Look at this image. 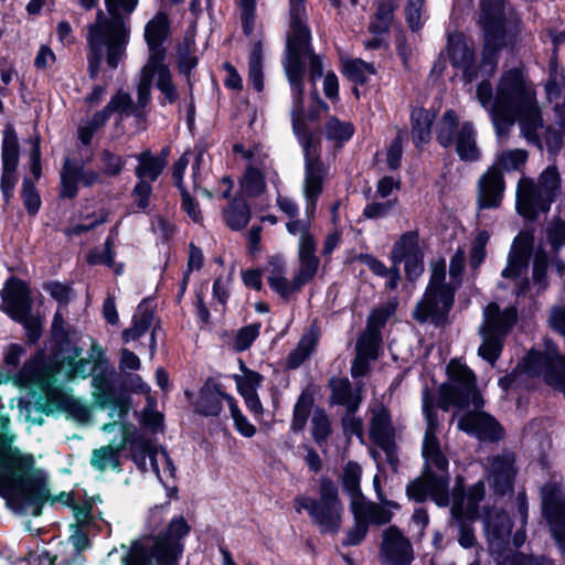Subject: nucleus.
I'll list each match as a JSON object with an SVG mask.
<instances>
[{
    "mask_svg": "<svg viewBox=\"0 0 565 565\" xmlns=\"http://www.w3.org/2000/svg\"><path fill=\"white\" fill-rule=\"evenodd\" d=\"M434 119L435 115L430 110L416 108L412 111V137L416 147L426 145L430 140Z\"/></svg>",
    "mask_w": 565,
    "mask_h": 565,
    "instance_id": "nucleus-34",
    "label": "nucleus"
},
{
    "mask_svg": "<svg viewBox=\"0 0 565 565\" xmlns=\"http://www.w3.org/2000/svg\"><path fill=\"white\" fill-rule=\"evenodd\" d=\"M449 56L455 66H466L471 60V53L467 45L460 41L451 40L449 43Z\"/></svg>",
    "mask_w": 565,
    "mask_h": 565,
    "instance_id": "nucleus-55",
    "label": "nucleus"
},
{
    "mask_svg": "<svg viewBox=\"0 0 565 565\" xmlns=\"http://www.w3.org/2000/svg\"><path fill=\"white\" fill-rule=\"evenodd\" d=\"M4 311L15 321L25 318L30 312V299L22 284H13L3 292Z\"/></svg>",
    "mask_w": 565,
    "mask_h": 565,
    "instance_id": "nucleus-28",
    "label": "nucleus"
},
{
    "mask_svg": "<svg viewBox=\"0 0 565 565\" xmlns=\"http://www.w3.org/2000/svg\"><path fill=\"white\" fill-rule=\"evenodd\" d=\"M511 521L503 511L493 510L486 519V529L491 548L500 550L508 543L511 534Z\"/></svg>",
    "mask_w": 565,
    "mask_h": 565,
    "instance_id": "nucleus-27",
    "label": "nucleus"
},
{
    "mask_svg": "<svg viewBox=\"0 0 565 565\" xmlns=\"http://www.w3.org/2000/svg\"><path fill=\"white\" fill-rule=\"evenodd\" d=\"M450 382L439 390V406L447 411L450 406L472 407L473 413L462 415L458 427L476 434L481 439L498 440L503 436L500 424L490 415L477 412L483 406V399L476 387L473 373L463 364L451 361L447 366Z\"/></svg>",
    "mask_w": 565,
    "mask_h": 565,
    "instance_id": "nucleus-2",
    "label": "nucleus"
},
{
    "mask_svg": "<svg viewBox=\"0 0 565 565\" xmlns=\"http://www.w3.org/2000/svg\"><path fill=\"white\" fill-rule=\"evenodd\" d=\"M331 402L343 405L348 411H356L361 403V390L353 392L348 379L335 377L330 381Z\"/></svg>",
    "mask_w": 565,
    "mask_h": 565,
    "instance_id": "nucleus-30",
    "label": "nucleus"
},
{
    "mask_svg": "<svg viewBox=\"0 0 565 565\" xmlns=\"http://www.w3.org/2000/svg\"><path fill=\"white\" fill-rule=\"evenodd\" d=\"M502 191V173L498 166H493L479 181V206L481 209L497 207L500 203Z\"/></svg>",
    "mask_w": 565,
    "mask_h": 565,
    "instance_id": "nucleus-25",
    "label": "nucleus"
},
{
    "mask_svg": "<svg viewBox=\"0 0 565 565\" xmlns=\"http://www.w3.org/2000/svg\"><path fill=\"white\" fill-rule=\"evenodd\" d=\"M374 487L380 502L375 503L366 501L364 498H355L351 501V511L354 519H364L367 524L384 525L392 521L394 512L399 510L401 505L383 495L377 477L374 478Z\"/></svg>",
    "mask_w": 565,
    "mask_h": 565,
    "instance_id": "nucleus-16",
    "label": "nucleus"
},
{
    "mask_svg": "<svg viewBox=\"0 0 565 565\" xmlns=\"http://www.w3.org/2000/svg\"><path fill=\"white\" fill-rule=\"evenodd\" d=\"M429 497L438 505H447L449 502L448 497V477L427 475Z\"/></svg>",
    "mask_w": 565,
    "mask_h": 565,
    "instance_id": "nucleus-47",
    "label": "nucleus"
},
{
    "mask_svg": "<svg viewBox=\"0 0 565 565\" xmlns=\"http://www.w3.org/2000/svg\"><path fill=\"white\" fill-rule=\"evenodd\" d=\"M20 146L17 132L12 125H7L2 140V164L18 166Z\"/></svg>",
    "mask_w": 565,
    "mask_h": 565,
    "instance_id": "nucleus-39",
    "label": "nucleus"
},
{
    "mask_svg": "<svg viewBox=\"0 0 565 565\" xmlns=\"http://www.w3.org/2000/svg\"><path fill=\"white\" fill-rule=\"evenodd\" d=\"M445 278L446 264L441 260L433 267V274L427 291L415 311L417 320L425 321L429 318L439 320L450 309L454 300V292L449 286L444 284Z\"/></svg>",
    "mask_w": 565,
    "mask_h": 565,
    "instance_id": "nucleus-13",
    "label": "nucleus"
},
{
    "mask_svg": "<svg viewBox=\"0 0 565 565\" xmlns=\"http://www.w3.org/2000/svg\"><path fill=\"white\" fill-rule=\"evenodd\" d=\"M226 401L228 403L231 414L237 429L242 433V435L246 437H252L256 431L255 427L252 424H249L247 419L241 414L238 407L234 403L233 397L227 396Z\"/></svg>",
    "mask_w": 565,
    "mask_h": 565,
    "instance_id": "nucleus-56",
    "label": "nucleus"
},
{
    "mask_svg": "<svg viewBox=\"0 0 565 565\" xmlns=\"http://www.w3.org/2000/svg\"><path fill=\"white\" fill-rule=\"evenodd\" d=\"M422 253L418 246V237L415 233H406L395 243L392 250L394 264L402 263L404 259Z\"/></svg>",
    "mask_w": 565,
    "mask_h": 565,
    "instance_id": "nucleus-40",
    "label": "nucleus"
},
{
    "mask_svg": "<svg viewBox=\"0 0 565 565\" xmlns=\"http://www.w3.org/2000/svg\"><path fill=\"white\" fill-rule=\"evenodd\" d=\"M100 181V175L94 170H85L83 162L65 159L61 170V196L73 199L77 195L78 183L92 186Z\"/></svg>",
    "mask_w": 565,
    "mask_h": 565,
    "instance_id": "nucleus-17",
    "label": "nucleus"
},
{
    "mask_svg": "<svg viewBox=\"0 0 565 565\" xmlns=\"http://www.w3.org/2000/svg\"><path fill=\"white\" fill-rule=\"evenodd\" d=\"M6 460L10 476L0 477L1 491L17 511L40 515L42 504L50 494L43 480L31 473L33 457L14 449L9 452Z\"/></svg>",
    "mask_w": 565,
    "mask_h": 565,
    "instance_id": "nucleus-4",
    "label": "nucleus"
},
{
    "mask_svg": "<svg viewBox=\"0 0 565 565\" xmlns=\"http://www.w3.org/2000/svg\"><path fill=\"white\" fill-rule=\"evenodd\" d=\"M256 0H239L241 18L244 33L249 35L254 28V10Z\"/></svg>",
    "mask_w": 565,
    "mask_h": 565,
    "instance_id": "nucleus-59",
    "label": "nucleus"
},
{
    "mask_svg": "<svg viewBox=\"0 0 565 565\" xmlns=\"http://www.w3.org/2000/svg\"><path fill=\"white\" fill-rule=\"evenodd\" d=\"M316 250L317 248L298 250L299 267L295 274L297 285H306L318 273L320 260Z\"/></svg>",
    "mask_w": 565,
    "mask_h": 565,
    "instance_id": "nucleus-35",
    "label": "nucleus"
},
{
    "mask_svg": "<svg viewBox=\"0 0 565 565\" xmlns=\"http://www.w3.org/2000/svg\"><path fill=\"white\" fill-rule=\"evenodd\" d=\"M119 450L120 447H114L111 445L95 450L92 458L93 466L100 470L108 467H117Z\"/></svg>",
    "mask_w": 565,
    "mask_h": 565,
    "instance_id": "nucleus-49",
    "label": "nucleus"
},
{
    "mask_svg": "<svg viewBox=\"0 0 565 565\" xmlns=\"http://www.w3.org/2000/svg\"><path fill=\"white\" fill-rule=\"evenodd\" d=\"M100 161L103 173L109 177L118 175L125 166V160L121 157L107 150L102 153Z\"/></svg>",
    "mask_w": 565,
    "mask_h": 565,
    "instance_id": "nucleus-54",
    "label": "nucleus"
},
{
    "mask_svg": "<svg viewBox=\"0 0 565 565\" xmlns=\"http://www.w3.org/2000/svg\"><path fill=\"white\" fill-rule=\"evenodd\" d=\"M561 175L556 168H546L535 183L533 179L522 178L518 184L516 207L529 220L539 213H546L552 202L561 193Z\"/></svg>",
    "mask_w": 565,
    "mask_h": 565,
    "instance_id": "nucleus-7",
    "label": "nucleus"
},
{
    "mask_svg": "<svg viewBox=\"0 0 565 565\" xmlns=\"http://www.w3.org/2000/svg\"><path fill=\"white\" fill-rule=\"evenodd\" d=\"M548 324L554 331L565 335V305L554 306L551 309Z\"/></svg>",
    "mask_w": 565,
    "mask_h": 565,
    "instance_id": "nucleus-64",
    "label": "nucleus"
},
{
    "mask_svg": "<svg viewBox=\"0 0 565 565\" xmlns=\"http://www.w3.org/2000/svg\"><path fill=\"white\" fill-rule=\"evenodd\" d=\"M153 79H156L158 89L169 103H174L178 99L179 94L164 61L148 60L141 68L137 87L139 107H145L148 104Z\"/></svg>",
    "mask_w": 565,
    "mask_h": 565,
    "instance_id": "nucleus-14",
    "label": "nucleus"
},
{
    "mask_svg": "<svg viewBox=\"0 0 565 565\" xmlns=\"http://www.w3.org/2000/svg\"><path fill=\"white\" fill-rule=\"evenodd\" d=\"M170 34V20L166 12L159 11L146 25L145 39L149 49V58L164 61L163 42Z\"/></svg>",
    "mask_w": 565,
    "mask_h": 565,
    "instance_id": "nucleus-20",
    "label": "nucleus"
},
{
    "mask_svg": "<svg viewBox=\"0 0 565 565\" xmlns=\"http://www.w3.org/2000/svg\"><path fill=\"white\" fill-rule=\"evenodd\" d=\"M109 17L102 10L96 21L88 26L89 72L95 77L102 60L110 68H116L126 55L129 41V26L125 20L137 7L138 0H105Z\"/></svg>",
    "mask_w": 565,
    "mask_h": 565,
    "instance_id": "nucleus-3",
    "label": "nucleus"
},
{
    "mask_svg": "<svg viewBox=\"0 0 565 565\" xmlns=\"http://www.w3.org/2000/svg\"><path fill=\"white\" fill-rule=\"evenodd\" d=\"M44 289L61 305L65 306L71 298V288L57 281L47 282Z\"/></svg>",
    "mask_w": 565,
    "mask_h": 565,
    "instance_id": "nucleus-62",
    "label": "nucleus"
},
{
    "mask_svg": "<svg viewBox=\"0 0 565 565\" xmlns=\"http://www.w3.org/2000/svg\"><path fill=\"white\" fill-rule=\"evenodd\" d=\"M477 98L490 113L499 135L508 132L516 120L524 137L537 139L543 119L533 83L521 68L514 67L502 73L493 95L492 85L483 79L477 87Z\"/></svg>",
    "mask_w": 565,
    "mask_h": 565,
    "instance_id": "nucleus-1",
    "label": "nucleus"
},
{
    "mask_svg": "<svg viewBox=\"0 0 565 565\" xmlns=\"http://www.w3.org/2000/svg\"><path fill=\"white\" fill-rule=\"evenodd\" d=\"M135 111V106L130 95L118 90L106 105V107L96 113L97 124H105L111 114H118L120 118L128 117Z\"/></svg>",
    "mask_w": 565,
    "mask_h": 565,
    "instance_id": "nucleus-33",
    "label": "nucleus"
},
{
    "mask_svg": "<svg viewBox=\"0 0 565 565\" xmlns=\"http://www.w3.org/2000/svg\"><path fill=\"white\" fill-rule=\"evenodd\" d=\"M514 456L504 452L492 458L490 462V479L497 492L503 494L511 489L514 478Z\"/></svg>",
    "mask_w": 565,
    "mask_h": 565,
    "instance_id": "nucleus-26",
    "label": "nucleus"
},
{
    "mask_svg": "<svg viewBox=\"0 0 565 565\" xmlns=\"http://www.w3.org/2000/svg\"><path fill=\"white\" fill-rule=\"evenodd\" d=\"M244 158L248 160V166L241 179V189L247 195L256 196L266 189L265 171L267 169V156L259 148L245 151Z\"/></svg>",
    "mask_w": 565,
    "mask_h": 565,
    "instance_id": "nucleus-19",
    "label": "nucleus"
},
{
    "mask_svg": "<svg viewBox=\"0 0 565 565\" xmlns=\"http://www.w3.org/2000/svg\"><path fill=\"white\" fill-rule=\"evenodd\" d=\"M290 2V12H291V28H292V38H290V47L295 51L298 46V33L300 36V42L303 43L308 39V33L305 26L302 25V17H303V3L305 0H289Z\"/></svg>",
    "mask_w": 565,
    "mask_h": 565,
    "instance_id": "nucleus-41",
    "label": "nucleus"
},
{
    "mask_svg": "<svg viewBox=\"0 0 565 565\" xmlns=\"http://www.w3.org/2000/svg\"><path fill=\"white\" fill-rule=\"evenodd\" d=\"M134 459L143 471L148 470V459L152 471L162 482L174 477L175 469L168 454L164 450L156 449L148 441L141 443L136 447Z\"/></svg>",
    "mask_w": 565,
    "mask_h": 565,
    "instance_id": "nucleus-18",
    "label": "nucleus"
},
{
    "mask_svg": "<svg viewBox=\"0 0 565 565\" xmlns=\"http://www.w3.org/2000/svg\"><path fill=\"white\" fill-rule=\"evenodd\" d=\"M343 73L356 84H364L370 76L375 74V68L362 60H347L343 62Z\"/></svg>",
    "mask_w": 565,
    "mask_h": 565,
    "instance_id": "nucleus-42",
    "label": "nucleus"
},
{
    "mask_svg": "<svg viewBox=\"0 0 565 565\" xmlns=\"http://www.w3.org/2000/svg\"><path fill=\"white\" fill-rule=\"evenodd\" d=\"M226 397L214 382L206 381L200 391L196 411L205 416H216L222 409V399Z\"/></svg>",
    "mask_w": 565,
    "mask_h": 565,
    "instance_id": "nucleus-31",
    "label": "nucleus"
},
{
    "mask_svg": "<svg viewBox=\"0 0 565 565\" xmlns=\"http://www.w3.org/2000/svg\"><path fill=\"white\" fill-rule=\"evenodd\" d=\"M296 504L298 512L301 509L308 511L322 532L334 533L340 529L342 505L338 498V489L332 481L328 479L320 481L319 500L299 498Z\"/></svg>",
    "mask_w": 565,
    "mask_h": 565,
    "instance_id": "nucleus-10",
    "label": "nucleus"
},
{
    "mask_svg": "<svg viewBox=\"0 0 565 565\" xmlns=\"http://www.w3.org/2000/svg\"><path fill=\"white\" fill-rule=\"evenodd\" d=\"M151 185L146 180H140L134 189L132 196L139 209L145 210L150 202Z\"/></svg>",
    "mask_w": 565,
    "mask_h": 565,
    "instance_id": "nucleus-63",
    "label": "nucleus"
},
{
    "mask_svg": "<svg viewBox=\"0 0 565 565\" xmlns=\"http://www.w3.org/2000/svg\"><path fill=\"white\" fill-rule=\"evenodd\" d=\"M297 136L305 151L303 193L307 201V214L311 216L316 211L318 198L323 191V182L328 170L319 159V141L311 134L307 132L305 126H300V135Z\"/></svg>",
    "mask_w": 565,
    "mask_h": 565,
    "instance_id": "nucleus-12",
    "label": "nucleus"
},
{
    "mask_svg": "<svg viewBox=\"0 0 565 565\" xmlns=\"http://www.w3.org/2000/svg\"><path fill=\"white\" fill-rule=\"evenodd\" d=\"M263 56H262V46L260 43H256L250 56H249V72L248 77L249 81L253 83L254 87L260 92L264 88V82H263Z\"/></svg>",
    "mask_w": 565,
    "mask_h": 565,
    "instance_id": "nucleus-48",
    "label": "nucleus"
},
{
    "mask_svg": "<svg viewBox=\"0 0 565 565\" xmlns=\"http://www.w3.org/2000/svg\"><path fill=\"white\" fill-rule=\"evenodd\" d=\"M355 411H348L342 418V428L344 434L356 435L362 437L363 433V420L354 415Z\"/></svg>",
    "mask_w": 565,
    "mask_h": 565,
    "instance_id": "nucleus-60",
    "label": "nucleus"
},
{
    "mask_svg": "<svg viewBox=\"0 0 565 565\" xmlns=\"http://www.w3.org/2000/svg\"><path fill=\"white\" fill-rule=\"evenodd\" d=\"M188 164V153H183L173 167V179L177 186L180 189L183 211L189 215V217H191L193 222L200 223L202 221V212L195 198L193 196V192H195L198 188L195 177L192 178L190 183H184L182 180V173L184 172Z\"/></svg>",
    "mask_w": 565,
    "mask_h": 565,
    "instance_id": "nucleus-22",
    "label": "nucleus"
},
{
    "mask_svg": "<svg viewBox=\"0 0 565 565\" xmlns=\"http://www.w3.org/2000/svg\"><path fill=\"white\" fill-rule=\"evenodd\" d=\"M189 531L184 519L172 520L166 534L145 536L134 542L124 565H177L182 553L180 541Z\"/></svg>",
    "mask_w": 565,
    "mask_h": 565,
    "instance_id": "nucleus-5",
    "label": "nucleus"
},
{
    "mask_svg": "<svg viewBox=\"0 0 565 565\" xmlns=\"http://www.w3.org/2000/svg\"><path fill=\"white\" fill-rule=\"evenodd\" d=\"M370 414V438L382 449H390L395 438V429L388 411L383 405L376 404L371 407Z\"/></svg>",
    "mask_w": 565,
    "mask_h": 565,
    "instance_id": "nucleus-23",
    "label": "nucleus"
},
{
    "mask_svg": "<svg viewBox=\"0 0 565 565\" xmlns=\"http://www.w3.org/2000/svg\"><path fill=\"white\" fill-rule=\"evenodd\" d=\"M503 0H481L480 23L484 31V57L481 72L491 75L497 67L495 50L503 43L507 30Z\"/></svg>",
    "mask_w": 565,
    "mask_h": 565,
    "instance_id": "nucleus-11",
    "label": "nucleus"
},
{
    "mask_svg": "<svg viewBox=\"0 0 565 565\" xmlns=\"http://www.w3.org/2000/svg\"><path fill=\"white\" fill-rule=\"evenodd\" d=\"M311 431L315 441L322 446L327 444L332 433L331 423L328 415L322 409H317L311 418Z\"/></svg>",
    "mask_w": 565,
    "mask_h": 565,
    "instance_id": "nucleus-43",
    "label": "nucleus"
},
{
    "mask_svg": "<svg viewBox=\"0 0 565 565\" xmlns=\"http://www.w3.org/2000/svg\"><path fill=\"white\" fill-rule=\"evenodd\" d=\"M547 239L552 247L557 250L565 245V221L556 220L546 230Z\"/></svg>",
    "mask_w": 565,
    "mask_h": 565,
    "instance_id": "nucleus-57",
    "label": "nucleus"
},
{
    "mask_svg": "<svg viewBox=\"0 0 565 565\" xmlns=\"http://www.w3.org/2000/svg\"><path fill=\"white\" fill-rule=\"evenodd\" d=\"M302 25L307 30L308 39L306 42H300V36L298 35V47L291 50L290 47V38H292V28H289L288 39H287V60L285 64V68L289 78V82L292 87V92L295 94V107L292 109V127L296 135H300V126H305L302 120V57L309 56L310 58V81L315 83V81L322 76L323 67L320 58L312 54L310 51V31L306 24V10L303 9L302 17Z\"/></svg>",
    "mask_w": 565,
    "mask_h": 565,
    "instance_id": "nucleus-6",
    "label": "nucleus"
},
{
    "mask_svg": "<svg viewBox=\"0 0 565 565\" xmlns=\"http://www.w3.org/2000/svg\"><path fill=\"white\" fill-rule=\"evenodd\" d=\"M399 0H384L379 4L376 19L370 24V30L374 33L384 32L393 17L394 9L398 6Z\"/></svg>",
    "mask_w": 565,
    "mask_h": 565,
    "instance_id": "nucleus-46",
    "label": "nucleus"
},
{
    "mask_svg": "<svg viewBox=\"0 0 565 565\" xmlns=\"http://www.w3.org/2000/svg\"><path fill=\"white\" fill-rule=\"evenodd\" d=\"M379 557L383 565H412L414 551L411 540L396 525L381 533Z\"/></svg>",
    "mask_w": 565,
    "mask_h": 565,
    "instance_id": "nucleus-15",
    "label": "nucleus"
},
{
    "mask_svg": "<svg viewBox=\"0 0 565 565\" xmlns=\"http://www.w3.org/2000/svg\"><path fill=\"white\" fill-rule=\"evenodd\" d=\"M362 469L355 462H349L343 470V488L351 494L352 501L356 498H363L360 491V478Z\"/></svg>",
    "mask_w": 565,
    "mask_h": 565,
    "instance_id": "nucleus-45",
    "label": "nucleus"
},
{
    "mask_svg": "<svg viewBox=\"0 0 565 565\" xmlns=\"http://www.w3.org/2000/svg\"><path fill=\"white\" fill-rule=\"evenodd\" d=\"M489 241V234L486 231H481L477 234L472 242L470 250V265L473 268L480 266L486 257V245Z\"/></svg>",
    "mask_w": 565,
    "mask_h": 565,
    "instance_id": "nucleus-53",
    "label": "nucleus"
},
{
    "mask_svg": "<svg viewBox=\"0 0 565 565\" xmlns=\"http://www.w3.org/2000/svg\"><path fill=\"white\" fill-rule=\"evenodd\" d=\"M354 132L353 125L348 121H341L335 117L329 118L324 126V134L328 139L343 142L349 140Z\"/></svg>",
    "mask_w": 565,
    "mask_h": 565,
    "instance_id": "nucleus-44",
    "label": "nucleus"
},
{
    "mask_svg": "<svg viewBox=\"0 0 565 565\" xmlns=\"http://www.w3.org/2000/svg\"><path fill=\"white\" fill-rule=\"evenodd\" d=\"M152 321L153 312L147 306L140 305L134 316L132 327L122 332L124 340H137L151 327Z\"/></svg>",
    "mask_w": 565,
    "mask_h": 565,
    "instance_id": "nucleus-37",
    "label": "nucleus"
},
{
    "mask_svg": "<svg viewBox=\"0 0 565 565\" xmlns=\"http://www.w3.org/2000/svg\"><path fill=\"white\" fill-rule=\"evenodd\" d=\"M436 138L444 148L455 146L456 152L463 161H475L480 156L473 125L469 121H460L451 109L446 110L438 120Z\"/></svg>",
    "mask_w": 565,
    "mask_h": 565,
    "instance_id": "nucleus-8",
    "label": "nucleus"
},
{
    "mask_svg": "<svg viewBox=\"0 0 565 565\" xmlns=\"http://www.w3.org/2000/svg\"><path fill=\"white\" fill-rule=\"evenodd\" d=\"M22 196L29 213L35 214L40 207L41 201L33 184H31L28 180H24L23 182Z\"/></svg>",
    "mask_w": 565,
    "mask_h": 565,
    "instance_id": "nucleus-61",
    "label": "nucleus"
},
{
    "mask_svg": "<svg viewBox=\"0 0 565 565\" xmlns=\"http://www.w3.org/2000/svg\"><path fill=\"white\" fill-rule=\"evenodd\" d=\"M242 374L235 375V382L239 394L245 399L247 407L255 414L260 415L263 413V406L257 395V387L263 381V376L245 366L239 361Z\"/></svg>",
    "mask_w": 565,
    "mask_h": 565,
    "instance_id": "nucleus-24",
    "label": "nucleus"
},
{
    "mask_svg": "<svg viewBox=\"0 0 565 565\" xmlns=\"http://www.w3.org/2000/svg\"><path fill=\"white\" fill-rule=\"evenodd\" d=\"M269 286L282 298L288 299L294 294L301 289V285L296 284V277L292 280H288L285 275L281 276H268Z\"/></svg>",
    "mask_w": 565,
    "mask_h": 565,
    "instance_id": "nucleus-50",
    "label": "nucleus"
},
{
    "mask_svg": "<svg viewBox=\"0 0 565 565\" xmlns=\"http://www.w3.org/2000/svg\"><path fill=\"white\" fill-rule=\"evenodd\" d=\"M380 343V334H376L373 331H364V333L359 338L356 342L355 350L361 353L363 351L364 354L369 355L371 359H376Z\"/></svg>",
    "mask_w": 565,
    "mask_h": 565,
    "instance_id": "nucleus-51",
    "label": "nucleus"
},
{
    "mask_svg": "<svg viewBox=\"0 0 565 565\" xmlns=\"http://www.w3.org/2000/svg\"><path fill=\"white\" fill-rule=\"evenodd\" d=\"M259 333L258 326L252 324L241 329L235 338L234 348L243 351L249 348Z\"/></svg>",
    "mask_w": 565,
    "mask_h": 565,
    "instance_id": "nucleus-58",
    "label": "nucleus"
},
{
    "mask_svg": "<svg viewBox=\"0 0 565 565\" xmlns=\"http://www.w3.org/2000/svg\"><path fill=\"white\" fill-rule=\"evenodd\" d=\"M168 149H163L160 156L154 157L149 150L141 152L137 159L139 161L136 168V174L140 180L149 178L154 181L163 171L167 164Z\"/></svg>",
    "mask_w": 565,
    "mask_h": 565,
    "instance_id": "nucleus-32",
    "label": "nucleus"
},
{
    "mask_svg": "<svg viewBox=\"0 0 565 565\" xmlns=\"http://www.w3.org/2000/svg\"><path fill=\"white\" fill-rule=\"evenodd\" d=\"M516 310L513 307L500 310L494 302L487 306L484 310V321L480 329L483 342L479 348V354L491 364L502 349V339L516 322Z\"/></svg>",
    "mask_w": 565,
    "mask_h": 565,
    "instance_id": "nucleus-9",
    "label": "nucleus"
},
{
    "mask_svg": "<svg viewBox=\"0 0 565 565\" xmlns=\"http://www.w3.org/2000/svg\"><path fill=\"white\" fill-rule=\"evenodd\" d=\"M224 218L232 230H242L250 218L249 207L244 201L235 200L224 210Z\"/></svg>",
    "mask_w": 565,
    "mask_h": 565,
    "instance_id": "nucleus-38",
    "label": "nucleus"
},
{
    "mask_svg": "<svg viewBox=\"0 0 565 565\" xmlns=\"http://www.w3.org/2000/svg\"><path fill=\"white\" fill-rule=\"evenodd\" d=\"M527 153L524 150H507L499 154L497 164L505 170H516L526 161Z\"/></svg>",
    "mask_w": 565,
    "mask_h": 565,
    "instance_id": "nucleus-52",
    "label": "nucleus"
},
{
    "mask_svg": "<svg viewBox=\"0 0 565 565\" xmlns=\"http://www.w3.org/2000/svg\"><path fill=\"white\" fill-rule=\"evenodd\" d=\"M532 237L529 234L520 235L509 257V264L502 271L505 278H521L527 268V248Z\"/></svg>",
    "mask_w": 565,
    "mask_h": 565,
    "instance_id": "nucleus-29",
    "label": "nucleus"
},
{
    "mask_svg": "<svg viewBox=\"0 0 565 565\" xmlns=\"http://www.w3.org/2000/svg\"><path fill=\"white\" fill-rule=\"evenodd\" d=\"M318 342V332L311 328L300 339L297 348L289 354L287 364L290 369H297L311 354Z\"/></svg>",
    "mask_w": 565,
    "mask_h": 565,
    "instance_id": "nucleus-36",
    "label": "nucleus"
},
{
    "mask_svg": "<svg viewBox=\"0 0 565 565\" xmlns=\"http://www.w3.org/2000/svg\"><path fill=\"white\" fill-rule=\"evenodd\" d=\"M424 412L427 419V428L424 438L423 454L428 465L435 466L440 471H445L448 467V460L440 451L439 440L436 437L438 423L434 408L428 404L427 398L424 401Z\"/></svg>",
    "mask_w": 565,
    "mask_h": 565,
    "instance_id": "nucleus-21",
    "label": "nucleus"
}]
</instances>
